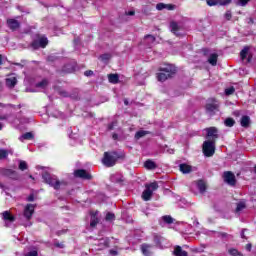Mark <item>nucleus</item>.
I'll return each mask as SVG.
<instances>
[{
    "instance_id": "nucleus-32",
    "label": "nucleus",
    "mask_w": 256,
    "mask_h": 256,
    "mask_svg": "<svg viewBox=\"0 0 256 256\" xmlns=\"http://www.w3.org/2000/svg\"><path fill=\"white\" fill-rule=\"evenodd\" d=\"M59 95H61V97H72V99H78V96L69 95V93L65 90H60Z\"/></svg>"
},
{
    "instance_id": "nucleus-52",
    "label": "nucleus",
    "mask_w": 256,
    "mask_h": 256,
    "mask_svg": "<svg viewBox=\"0 0 256 256\" xmlns=\"http://www.w3.org/2000/svg\"><path fill=\"white\" fill-rule=\"evenodd\" d=\"M9 119V115L0 116V121H7Z\"/></svg>"
},
{
    "instance_id": "nucleus-56",
    "label": "nucleus",
    "mask_w": 256,
    "mask_h": 256,
    "mask_svg": "<svg viewBox=\"0 0 256 256\" xmlns=\"http://www.w3.org/2000/svg\"><path fill=\"white\" fill-rule=\"evenodd\" d=\"M112 139H114V141H117L119 139V135L117 133L112 134Z\"/></svg>"
},
{
    "instance_id": "nucleus-63",
    "label": "nucleus",
    "mask_w": 256,
    "mask_h": 256,
    "mask_svg": "<svg viewBox=\"0 0 256 256\" xmlns=\"http://www.w3.org/2000/svg\"><path fill=\"white\" fill-rule=\"evenodd\" d=\"M221 236H222V237H227V233L222 232V233H221Z\"/></svg>"
},
{
    "instance_id": "nucleus-18",
    "label": "nucleus",
    "mask_w": 256,
    "mask_h": 256,
    "mask_svg": "<svg viewBox=\"0 0 256 256\" xmlns=\"http://www.w3.org/2000/svg\"><path fill=\"white\" fill-rule=\"evenodd\" d=\"M91 221H90V227H97L99 224V218H97V212H91Z\"/></svg>"
},
{
    "instance_id": "nucleus-29",
    "label": "nucleus",
    "mask_w": 256,
    "mask_h": 256,
    "mask_svg": "<svg viewBox=\"0 0 256 256\" xmlns=\"http://www.w3.org/2000/svg\"><path fill=\"white\" fill-rule=\"evenodd\" d=\"M145 135H149V132L145 130H140L136 132L135 139H141L142 137H145Z\"/></svg>"
},
{
    "instance_id": "nucleus-17",
    "label": "nucleus",
    "mask_w": 256,
    "mask_h": 256,
    "mask_svg": "<svg viewBox=\"0 0 256 256\" xmlns=\"http://www.w3.org/2000/svg\"><path fill=\"white\" fill-rule=\"evenodd\" d=\"M241 127H244V129L249 128V125H251V118L247 115L242 116L240 120Z\"/></svg>"
},
{
    "instance_id": "nucleus-48",
    "label": "nucleus",
    "mask_w": 256,
    "mask_h": 256,
    "mask_svg": "<svg viewBox=\"0 0 256 256\" xmlns=\"http://www.w3.org/2000/svg\"><path fill=\"white\" fill-rule=\"evenodd\" d=\"M231 0H218L219 5H229Z\"/></svg>"
},
{
    "instance_id": "nucleus-47",
    "label": "nucleus",
    "mask_w": 256,
    "mask_h": 256,
    "mask_svg": "<svg viewBox=\"0 0 256 256\" xmlns=\"http://www.w3.org/2000/svg\"><path fill=\"white\" fill-rule=\"evenodd\" d=\"M144 39H151V43H155V41H156L155 36H153L151 34L145 35Z\"/></svg>"
},
{
    "instance_id": "nucleus-25",
    "label": "nucleus",
    "mask_w": 256,
    "mask_h": 256,
    "mask_svg": "<svg viewBox=\"0 0 256 256\" xmlns=\"http://www.w3.org/2000/svg\"><path fill=\"white\" fill-rule=\"evenodd\" d=\"M108 80H109V83H113V84L119 83V74H109Z\"/></svg>"
},
{
    "instance_id": "nucleus-33",
    "label": "nucleus",
    "mask_w": 256,
    "mask_h": 256,
    "mask_svg": "<svg viewBox=\"0 0 256 256\" xmlns=\"http://www.w3.org/2000/svg\"><path fill=\"white\" fill-rule=\"evenodd\" d=\"M49 85V82L44 79L36 84V87H40L41 89H45V87Z\"/></svg>"
},
{
    "instance_id": "nucleus-61",
    "label": "nucleus",
    "mask_w": 256,
    "mask_h": 256,
    "mask_svg": "<svg viewBox=\"0 0 256 256\" xmlns=\"http://www.w3.org/2000/svg\"><path fill=\"white\" fill-rule=\"evenodd\" d=\"M0 65H3V56L0 54Z\"/></svg>"
},
{
    "instance_id": "nucleus-6",
    "label": "nucleus",
    "mask_w": 256,
    "mask_h": 256,
    "mask_svg": "<svg viewBox=\"0 0 256 256\" xmlns=\"http://www.w3.org/2000/svg\"><path fill=\"white\" fill-rule=\"evenodd\" d=\"M48 45H49V39H47L46 36H40L38 37V40H33L30 43V47H32L34 51H37L40 48L45 49Z\"/></svg>"
},
{
    "instance_id": "nucleus-35",
    "label": "nucleus",
    "mask_w": 256,
    "mask_h": 256,
    "mask_svg": "<svg viewBox=\"0 0 256 256\" xmlns=\"http://www.w3.org/2000/svg\"><path fill=\"white\" fill-rule=\"evenodd\" d=\"M245 207H247L245 205V202H239L237 204V207H236V213H239L240 211H243V209H245Z\"/></svg>"
},
{
    "instance_id": "nucleus-9",
    "label": "nucleus",
    "mask_w": 256,
    "mask_h": 256,
    "mask_svg": "<svg viewBox=\"0 0 256 256\" xmlns=\"http://www.w3.org/2000/svg\"><path fill=\"white\" fill-rule=\"evenodd\" d=\"M74 176L78 179H84L85 181H91L93 176L85 169H77L74 171Z\"/></svg>"
},
{
    "instance_id": "nucleus-31",
    "label": "nucleus",
    "mask_w": 256,
    "mask_h": 256,
    "mask_svg": "<svg viewBox=\"0 0 256 256\" xmlns=\"http://www.w3.org/2000/svg\"><path fill=\"white\" fill-rule=\"evenodd\" d=\"M7 157H9V152L5 149H0V161L7 159Z\"/></svg>"
},
{
    "instance_id": "nucleus-4",
    "label": "nucleus",
    "mask_w": 256,
    "mask_h": 256,
    "mask_svg": "<svg viewBox=\"0 0 256 256\" xmlns=\"http://www.w3.org/2000/svg\"><path fill=\"white\" fill-rule=\"evenodd\" d=\"M158 189L159 184L157 182L146 184L145 190L142 192L143 201H151V198L153 197V191H157Z\"/></svg>"
},
{
    "instance_id": "nucleus-39",
    "label": "nucleus",
    "mask_w": 256,
    "mask_h": 256,
    "mask_svg": "<svg viewBox=\"0 0 256 256\" xmlns=\"http://www.w3.org/2000/svg\"><path fill=\"white\" fill-rule=\"evenodd\" d=\"M206 3L209 7H215V5H219L218 0H206Z\"/></svg>"
},
{
    "instance_id": "nucleus-46",
    "label": "nucleus",
    "mask_w": 256,
    "mask_h": 256,
    "mask_svg": "<svg viewBox=\"0 0 256 256\" xmlns=\"http://www.w3.org/2000/svg\"><path fill=\"white\" fill-rule=\"evenodd\" d=\"M156 9L157 11H163V9H165V3H158Z\"/></svg>"
},
{
    "instance_id": "nucleus-26",
    "label": "nucleus",
    "mask_w": 256,
    "mask_h": 256,
    "mask_svg": "<svg viewBox=\"0 0 256 256\" xmlns=\"http://www.w3.org/2000/svg\"><path fill=\"white\" fill-rule=\"evenodd\" d=\"M247 55H249V46H245L240 52V58L242 61L247 59Z\"/></svg>"
},
{
    "instance_id": "nucleus-16",
    "label": "nucleus",
    "mask_w": 256,
    "mask_h": 256,
    "mask_svg": "<svg viewBox=\"0 0 256 256\" xmlns=\"http://www.w3.org/2000/svg\"><path fill=\"white\" fill-rule=\"evenodd\" d=\"M3 221H9V223H14L15 221V216L11 214L10 211H4L1 213Z\"/></svg>"
},
{
    "instance_id": "nucleus-34",
    "label": "nucleus",
    "mask_w": 256,
    "mask_h": 256,
    "mask_svg": "<svg viewBox=\"0 0 256 256\" xmlns=\"http://www.w3.org/2000/svg\"><path fill=\"white\" fill-rule=\"evenodd\" d=\"M229 254L232 256H243V254H241V252H239V250L235 248H231L229 250Z\"/></svg>"
},
{
    "instance_id": "nucleus-36",
    "label": "nucleus",
    "mask_w": 256,
    "mask_h": 256,
    "mask_svg": "<svg viewBox=\"0 0 256 256\" xmlns=\"http://www.w3.org/2000/svg\"><path fill=\"white\" fill-rule=\"evenodd\" d=\"M164 223H167L168 225H171L173 223V217L170 215L163 216Z\"/></svg>"
},
{
    "instance_id": "nucleus-11",
    "label": "nucleus",
    "mask_w": 256,
    "mask_h": 256,
    "mask_svg": "<svg viewBox=\"0 0 256 256\" xmlns=\"http://www.w3.org/2000/svg\"><path fill=\"white\" fill-rule=\"evenodd\" d=\"M35 213V205L33 204H27L24 208L23 215L26 219V221H31L33 218V214Z\"/></svg>"
},
{
    "instance_id": "nucleus-1",
    "label": "nucleus",
    "mask_w": 256,
    "mask_h": 256,
    "mask_svg": "<svg viewBox=\"0 0 256 256\" xmlns=\"http://www.w3.org/2000/svg\"><path fill=\"white\" fill-rule=\"evenodd\" d=\"M119 159H125V152L110 151L104 152L102 163L105 167H115Z\"/></svg>"
},
{
    "instance_id": "nucleus-44",
    "label": "nucleus",
    "mask_w": 256,
    "mask_h": 256,
    "mask_svg": "<svg viewBox=\"0 0 256 256\" xmlns=\"http://www.w3.org/2000/svg\"><path fill=\"white\" fill-rule=\"evenodd\" d=\"M102 245H104V247H110V245H111V239L105 238V239L103 240Z\"/></svg>"
},
{
    "instance_id": "nucleus-12",
    "label": "nucleus",
    "mask_w": 256,
    "mask_h": 256,
    "mask_svg": "<svg viewBox=\"0 0 256 256\" xmlns=\"http://www.w3.org/2000/svg\"><path fill=\"white\" fill-rule=\"evenodd\" d=\"M6 23L10 31H17V29L21 27V23H19V21L13 18L7 19Z\"/></svg>"
},
{
    "instance_id": "nucleus-54",
    "label": "nucleus",
    "mask_w": 256,
    "mask_h": 256,
    "mask_svg": "<svg viewBox=\"0 0 256 256\" xmlns=\"http://www.w3.org/2000/svg\"><path fill=\"white\" fill-rule=\"evenodd\" d=\"M108 129L109 131H113L115 129V124L114 123L109 124Z\"/></svg>"
},
{
    "instance_id": "nucleus-55",
    "label": "nucleus",
    "mask_w": 256,
    "mask_h": 256,
    "mask_svg": "<svg viewBox=\"0 0 256 256\" xmlns=\"http://www.w3.org/2000/svg\"><path fill=\"white\" fill-rule=\"evenodd\" d=\"M252 60H253V54H249L247 57V63H251Z\"/></svg>"
},
{
    "instance_id": "nucleus-59",
    "label": "nucleus",
    "mask_w": 256,
    "mask_h": 256,
    "mask_svg": "<svg viewBox=\"0 0 256 256\" xmlns=\"http://www.w3.org/2000/svg\"><path fill=\"white\" fill-rule=\"evenodd\" d=\"M241 237L242 239H247V237L245 236V229L242 230Z\"/></svg>"
},
{
    "instance_id": "nucleus-42",
    "label": "nucleus",
    "mask_w": 256,
    "mask_h": 256,
    "mask_svg": "<svg viewBox=\"0 0 256 256\" xmlns=\"http://www.w3.org/2000/svg\"><path fill=\"white\" fill-rule=\"evenodd\" d=\"M100 59H101L102 61H109V59H111V54H102V55L100 56Z\"/></svg>"
},
{
    "instance_id": "nucleus-64",
    "label": "nucleus",
    "mask_w": 256,
    "mask_h": 256,
    "mask_svg": "<svg viewBox=\"0 0 256 256\" xmlns=\"http://www.w3.org/2000/svg\"><path fill=\"white\" fill-rule=\"evenodd\" d=\"M30 179H33V181H35V177H33V175H29Z\"/></svg>"
},
{
    "instance_id": "nucleus-57",
    "label": "nucleus",
    "mask_w": 256,
    "mask_h": 256,
    "mask_svg": "<svg viewBox=\"0 0 256 256\" xmlns=\"http://www.w3.org/2000/svg\"><path fill=\"white\" fill-rule=\"evenodd\" d=\"M142 13H143L144 15H149V9L144 8V9L142 10Z\"/></svg>"
},
{
    "instance_id": "nucleus-2",
    "label": "nucleus",
    "mask_w": 256,
    "mask_h": 256,
    "mask_svg": "<svg viewBox=\"0 0 256 256\" xmlns=\"http://www.w3.org/2000/svg\"><path fill=\"white\" fill-rule=\"evenodd\" d=\"M158 71L160 72L156 74V78L161 83H164V81H167V79H172V77L177 74V67H175L173 64H166L165 67H160Z\"/></svg>"
},
{
    "instance_id": "nucleus-5",
    "label": "nucleus",
    "mask_w": 256,
    "mask_h": 256,
    "mask_svg": "<svg viewBox=\"0 0 256 256\" xmlns=\"http://www.w3.org/2000/svg\"><path fill=\"white\" fill-rule=\"evenodd\" d=\"M215 143V139L203 142L202 151L205 157H213V155H215Z\"/></svg>"
},
{
    "instance_id": "nucleus-28",
    "label": "nucleus",
    "mask_w": 256,
    "mask_h": 256,
    "mask_svg": "<svg viewBox=\"0 0 256 256\" xmlns=\"http://www.w3.org/2000/svg\"><path fill=\"white\" fill-rule=\"evenodd\" d=\"M6 83L8 87H15V85H17V78L16 77L8 78L6 79Z\"/></svg>"
},
{
    "instance_id": "nucleus-30",
    "label": "nucleus",
    "mask_w": 256,
    "mask_h": 256,
    "mask_svg": "<svg viewBox=\"0 0 256 256\" xmlns=\"http://www.w3.org/2000/svg\"><path fill=\"white\" fill-rule=\"evenodd\" d=\"M28 167H29V166L27 165V162H25V161H23V160H21V161L19 162L18 169H20V171H27Z\"/></svg>"
},
{
    "instance_id": "nucleus-10",
    "label": "nucleus",
    "mask_w": 256,
    "mask_h": 256,
    "mask_svg": "<svg viewBox=\"0 0 256 256\" xmlns=\"http://www.w3.org/2000/svg\"><path fill=\"white\" fill-rule=\"evenodd\" d=\"M224 181L231 187H235L237 185V178H235V174L231 171L224 172Z\"/></svg>"
},
{
    "instance_id": "nucleus-49",
    "label": "nucleus",
    "mask_w": 256,
    "mask_h": 256,
    "mask_svg": "<svg viewBox=\"0 0 256 256\" xmlns=\"http://www.w3.org/2000/svg\"><path fill=\"white\" fill-rule=\"evenodd\" d=\"M54 247H58L59 249H63L65 247V244L56 242V243H54Z\"/></svg>"
},
{
    "instance_id": "nucleus-53",
    "label": "nucleus",
    "mask_w": 256,
    "mask_h": 256,
    "mask_svg": "<svg viewBox=\"0 0 256 256\" xmlns=\"http://www.w3.org/2000/svg\"><path fill=\"white\" fill-rule=\"evenodd\" d=\"M126 15L129 17H133V15H135V11L134 10L128 11L126 12Z\"/></svg>"
},
{
    "instance_id": "nucleus-38",
    "label": "nucleus",
    "mask_w": 256,
    "mask_h": 256,
    "mask_svg": "<svg viewBox=\"0 0 256 256\" xmlns=\"http://www.w3.org/2000/svg\"><path fill=\"white\" fill-rule=\"evenodd\" d=\"M106 221H115V214L108 212L105 216Z\"/></svg>"
},
{
    "instance_id": "nucleus-58",
    "label": "nucleus",
    "mask_w": 256,
    "mask_h": 256,
    "mask_svg": "<svg viewBox=\"0 0 256 256\" xmlns=\"http://www.w3.org/2000/svg\"><path fill=\"white\" fill-rule=\"evenodd\" d=\"M252 247L251 244H246V251H251Z\"/></svg>"
},
{
    "instance_id": "nucleus-7",
    "label": "nucleus",
    "mask_w": 256,
    "mask_h": 256,
    "mask_svg": "<svg viewBox=\"0 0 256 256\" xmlns=\"http://www.w3.org/2000/svg\"><path fill=\"white\" fill-rule=\"evenodd\" d=\"M206 113L209 115H215L217 111H219V102L215 98H211L208 100V103L205 106Z\"/></svg>"
},
{
    "instance_id": "nucleus-51",
    "label": "nucleus",
    "mask_w": 256,
    "mask_h": 256,
    "mask_svg": "<svg viewBox=\"0 0 256 256\" xmlns=\"http://www.w3.org/2000/svg\"><path fill=\"white\" fill-rule=\"evenodd\" d=\"M27 201H29V202L35 201V195L30 194V195L27 197Z\"/></svg>"
},
{
    "instance_id": "nucleus-27",
    "label": "nucleus",
    "mask_w": 256,
    "mask_h": 256,
    "mask_svg": "<svg viewBox=\"0 0 256 256\" xmlns=\"http://www.w3.org/2000/svg\"><path fill=\"white\" fill-rule=\"evenodd\" d=\"M225 127H233L235 125V119L228 117L224 120Z\"/></svg>"
},
{
    "instance_id": "nucleus-3",
    "label": "nucleus",
    "mask_w": 256,
    "mask_h": 256,
    "mask_svg": "<svg viewBox=\"0 0 256 256\" xmlns=\"http://www.w3.org/2000/svg\"><path fill=\"white\" fill-rule=\"evenodd\" d=\"M42 179L44 180V183L47 185H50V187H53L55 191H59L61 189V185H67V182L65 181H59L57 177L51 176L49 172H45L42 174Z\"/></svg>"
},
{
    "instance_id": "nucleus-14",
    "label": "nucleus",
    "mask_w": 256,
    "mask_h": 256,
    "mask_svg": "<svg viewBox=\"0 0 256 256\" xmlns=\"http://www.w3.org/2000/svg\"><path fill=\"white\" fill-rule=\"evenodd\" d=\"M219 130L215 127H210L207 129V137H211L216 142L219 139Z\"/></svg>"
},
{
    "instance_id": "nucleus-45",
    "label": "nucleus",
    "mask_w": 256,
    "mask_h": 256,
    "mask_svg": "<svg viewBox=\"0 0 256 256\" xmlns=\"http://www.w3.org/2000/svg\"><path fill=\"white\" fill-rule=\"evenodd\" d=\"M25 256H39V252H37V250H33L26 253Z\"/></svg>"
},
{
    "instance_id": "nucleus-13",
    "label": "nucleus",
    "mask_w": 256,
    "mask_h": 256,
    "mask_svg": "<svg viewBox=\"0 0 256 256\" xmlns=\"http://www.w3.org/2000/svg\"><path fill=\"white\" fill-rule=\"evenodd\" d=\"M170 29L171 33H173L176 37H181V33H179V31H181V26H179L176 21L170 22Z\"/></svg>"
},
{
    "instance_id": "nucleus-50",
    "label": "nucleus",
    "mask_w": 256,
    "mask_h": 256,
    "mask_svg": "<svg viewBox=\"0 0 256 256\" xmlns=\"http://www.w3.org/2000/svg\"><path fill=\"white\" fill-rule=\"evenodd\" d=\"M84 75H85V77H91L93 75V71L92 70H86L84 72Z\"/></svg>"
},
{
    "instance_id": "nucleus-60",
    "label": "nucleus",
    "mask_w": 256,
    "mask_h": 256,
    "mask_svg": "<svg viewBox=\"0 0 256 256\" xmlns=\"http://www.w3.org/2000/svg\"><path fill=\"white\" fill-rule=\"evenodd\" d=\"M48 61H55V57L49 56V57H48Z\"/></svg>"
},
{
    "instance_id": "nucleus-19",
    "label": "nucleus",
    "mask_w": 256,
    "mask_h": 256,
    "mask_svg": "<svg viewBox=\"0 0 256 256\" xmlns=\"http://www.w3.org/2000/svg\"><path fill=\"white\" fill-rule=\"evenodd\" d=\"M33 139H35V135H33L32 132H26L19 137V141H31Z\"/></svg>"
},
{
    "instance_id": "nucleus-23",
    "label": "nucleus",
    "mask_w": 256,
    "mask_h": 256,
    "mask_svg": "<svg viewBox=\"0 0 256 256\" xmlns=\"http://www.w3.org/2000/svg\"><path fill=\"white\" fill-rule=\"evenodd\" d=\"M197 188L200 193H205L207 191V184L203 180L197 182Z\"/></svg>"
},
{
    "instance_id": "nucleus-43",
    "label": "nucleus",
    "mask_w": 256,
    "mask_h": 256,
    "mask_svg": "<svg viewBox=\"0 0 256 256\" xmlns=\"http://www.w3.org/2000/svg\"><path fill=\"white\" fill-rule=\"evenodd\" d=\"M168 11H175V4H165V8Z\"/></svg>"
},
{
    "instance_id": "nucleus-20",
    "label": "nucleus",
    "mask_w": 256,
    "mask_h": 256,
    "mask_svg": "<svg viewBox=\"0 0 256 256\" xmlns=\"http://www.w3.org/2000/svg\"><path fill=\"white\" fill-rule=\"evenodd\" d=\"M180 171L181 173L187 174V173H191V171H193V168L191 167V165L183 163L180 164Z\"/></svg>"
},
{
    "instance_id": "nucleus-40",
    "label": "nucleus",
    "mask_w": 256,
    "mask_h": 256,
    "mask_svg": "<svg viewBox=\"0 0 256 256\" xmlns=\"http://www.w3.org/2000/svg\"><path fill=\"white\" fill-rule=\"evenodd\" d=\"M235 93V87L231 86L225 89V95H233Z\"/></svg>"
},
{
    "instance_id": "nucleus-22",
    "label": "nucleus",
    "mask_w": 256,
    "mask_h": 256,
    "mask_svg": "<svg viewBox=\"0 0 256 256\" xmlns=\"http://www.w3.org/2000/svg\"><path fill=\"white\" fill-rule=\"evenodd\" d=\"M149 249H151V245H149V244H142L141 245L142 255H144V256H151L152 253L149 251Z\"/></svg>"
},
{
    "instance_id": "nucleus-41",
    "label": "nucleus",
    "mask_w": 256,
    "mask_h": 256,
    "mask_svg": "<svg viewBox=\"0 0 256 256\" xmlns=\"http://www.w3.org/2000/svg\"><path fill=\"white\" fill-rule=\"evenodd\" d=\"M224 17L226 21H231V19L233 18V14L231 13V10L226 11Z\"/></svg>"
},
{
    "instance_id": "nucleus-21",
    "label": "nucleus",
    "mask_w": 256,
    "mask_h": 256,
    "mask_svg": "<svg viewBox=\"0 0 256 256\" xmlns=\"http://www.w3.org/2000/svg\"><path fill=\"white\" fill-rule=\"evenodd\" d=\"M217 59H219V55L217 53H213L208 58V63L212 65V67H215L217 65Z\"/></svg>"
},
{
    "instance_id": "nucleus-37",
    "label": "nucleus",
    "mask_w": 256,
    "mask_h": 256,
    "mask_svg": "<svg viewBox=\"0 0 256 256\" xmlns=\"http://www.w3.org/2000/svg\"><path fill=\"white\" fill-rule=\"evenodd\" d=\"M249 1L251 0H238L236 5H238L239 7H247V4L249 3Z\"/></svg>"
},
{
    "instance_id": "nucleus-62",
    "label": "nucleus",
    "mask_w": 256,
    "mask_h": 256,
    "mask_svg": "<svg viewBox=\"0 0 256 256\" xmlns=\"http://www.w3.org/2000/svg\"><path fill=\"white\" fill-rule=\"evenodd\" d=\"M112 255H117V251H115V250H111V252H110Z\"/></svg>"
},
{
    "instance_id": "nucleus-15",
    "label": "nucleus",
    "mask_w": 256,
    "mask_h": 256,
    "mask_svg": "<svg viewBox=\"0 0 256 256\" xmlns=\"http://www.w3.org/2000/svg\"><path fill=\"white\" fill-rule=\"evenodd\" d=\"M172 255L174 256H189V253L185 250H183V248L179 245H176L174 247V251L172 252Z\"/></svg>"
},
{
    "instance_id": "nucleus-8",
    "label": "nucleus",
    "mask_w": 256,
    "mask_h": 256,
    "mask_svg": "<svg viewBox=\"0 0 256 256\" xmlns=\"http://www.w3.org/2000/svg\"><path fill=\"white\" fill-rule=\"evenodd\" d=\"M0 174L2 177H8V179H12V181H19V172L13 169L1 168Z\"/></svg>"
},
{
    "instance_id": "nucleus-24",
    "label": "nucleus",
    "mask_w": 256,
    "mask_h": 256,
    "mask_svg": "<svg viewBox=\"0 0 256 256\" xmlns=\"http://www.w3.org/2000/svg\"><path fill=\"white\" fill-rule=\"evenodd\" d=\"M144 167L152 171L153 169H157V164L152 160H146L144 163Z\"/></svg>"
}]
</instances>
